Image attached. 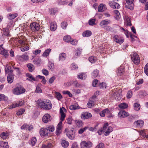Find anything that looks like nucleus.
<instances>
[{
    "instance_id": "f257e3e1",
    "label": "nucleus",
    "mask_w": 148,
    "mask_h": 148,
    "mask_svg": "<svg viewBox=\"0 0 148 148\" xmlns=\"http://www.w3.org/2000/svg\"><path fill=\"white\" fill-rule=\"evenodd\" d=\"M36 102L38 107L41 109L49 110L52 108V104L49 100L39 99Z\"/></svg>"
},
{
    "instance_id": "f03ea898",
    "label": "nucleus",
    "mask_w": 148,
    "mask_h": 148,
    "mask_svg": "<svg viewBox=\"0 0 148 148\" xmlns=\"http://www.w3.org/2000/svg\"><path fill=\"white\" fill-rule=\"evenodd\" d=\"M66 111V110L65 108L62 107V108H60V114L61 115L60 118V121L59 123L57 126V129L58 130H61L62 128V122L64 121L66 117V115L64 112Z\"/></svg>"
},
{
    "instance_id": "7ed1b4c3",
    "label": "nucleus",
    "mask_w": 148,
    "mask_h": 148,
    "mask_svg": "<svg viewBox=\"0 0 148 148\" xmlns=\"http://www.w3.org/2000/svg\"><path fill=\"white\" fill-rule=\"evenodd\" d=\"M108 126V123H105L103 126V130L104 134L105 135L107 136L109 135L111 132L113 130V128L110 126Z\"/></svg>"
},
{
    "instance_id": "20e7f679",
    "label": "nucleus",
    "mask_w": 148,
    "mask_h": 148,
    "mask_svg": "<svg viewBox=\"0 0 148 148\" xmlns=\"http://www.w3.org/2000/svg\"><path fill=\"white\" fill-rule=\"evenodd\" d=\"M12 91L14 94L19 95L24 93L25 91V89L23 87L19 86L14 88Z\"/></svg>"
},
{
    "instance_id": "39448f33",
    "label": "nucleus",
    "mask_w": 148,
    "mask_h": 148,
    "mask_svg": "<svg viewBox=\"0 0 148 148\" xmlns=\"http://www.w3.org/2000/svg\"><path fill=\"white\" fill-rule=\"evenodd\" d=\"M131 59L134 63L136 64H138L140 62L139 56L135 52H133L131 55Z\"/></svg>"
},
{
    "instance_id": "423d86ee",
    "label": "nucleus",
    "mask_w": 148,
    "mask_h": 148,
    "mask_svg": "<svg viewBox=\"0 0 148 148\" xmlns=\"http://www.w3.org/2000/svg\"><path fill=\"white\" fill-rule=\"evenodd\" d=\"M68 130H69L68 129L65 130V131L67 132L66 135L69 139L73 140L75 138V133L73 132V129H71L68 132Z\"/></svg>"
},
{
    "instance_id": "0eeeda50",
    "label": "nucleus",
    "mask_w": 148,
    "mask_h": 148,
    "mask_svg": "<svg viewBox=\"0 0 148 148\" xmlns=\"http://www.w3.org/2000/svg\"><path fill=\"white\" fill-rule=\"evenodd\" d=\"M92 143L90 141H82L81 143V148H90L92 146Z\"/></svg>"
},
{
    "instance_id": "6e6552de",
    "label": "nucleus",
    "mask_w": 148,
    "mask_h": 148,
    "mask_svg": "<svg viewBox=\"0 0 148 148\" xmlns=\"http://www.w3.org/2000/svg\"><path fill=\"white\" fill-rule=\"evenodd\" d=\"M114 96L116 100L117 101L120 100L122 97L121 90L120 89L117 90L115 92H114Z\"/></svg>"
},
{
    "instance_id": "1a4fd4ad",
    "label": "nucleus",
    "mask_w": 148,
    "mask_h": 148,
    "mask_svg": "<svg viewBox=\"0 0 148 148\" xmlns=\"http://www.w3.org/2000/svg\"><path fill=\"white\" fill-rule=\"evenodd\" d=\"M30 27L33 32L38 31L40 29V26L39 24L34 22L32 23L30 25Z\"/></svg>"
},
{
    "instance_id": "9d476101",
    "label": "nucleus",
    "mask_w": 148,
    "mask_h": 148,
    "mask_svg": "<svg viewBox=\"0 0 148 148\" xmlns=\"http://www.w3.org/2000/svg\"><path fill=\"white\" fill-rule=\"evenodd\" d=\"M111 23V21L110 20L106 19L101 21L99 25L101 27L103 28Z\"/></svg>"
},
{
    "instance_id": "9b49d317",
    "label": "nucleus",
    "mask_w": 148,
    "mask_h": 148,
    "mask_svg": "<svg viewBox=\"0 0 148 148\" xmlns=\"http://www.w3.org/2000/svg\"><path fill=\"white\" fill-rule=\"evenodd\" d=\"M129 115V114L128 112L123 110L120 111L118 114V116L121 118L126 117Z\"/></svg>"
},
{
    "instance_id": "f8f14e48",
    "label": "nucleus",
    "mask_w": 148,
    "mask_h": 148,
    "mask_svg": "<svg viewBox=\"0 0 148 148\" xmlns=\"http://www.w3.org/2000/svg\"><path fill=\"white\" fill-rule=\"evenodd\" d=\"M109 4L110 7L113 9H119L120 8V5L119 4L114 1H110Z\"/></svg>"
},
{
    "instance_id": "ddd939ff",
    "label": "nucleus",
    "mask_w": 148,
    "mask_h": 148,
    "mask_svg": "<svg viewBox=\"0 0 148 148\" xmlns=\"http://www.w3.org/2000/svg\"><path fill=\"white\" fill-rule=\"evenodd\" d=\"M51 118L50 115L47 114L44 115L42 119L43 122L45 123H47L51 121Z\"/></svg>"
},
{
    "instance_id": "4468645a",
    "label": "nucleus",
    "mask_w": 148,
    "mask_h": 148,
    "mask_svg": "<svg viewBox=\"0 0 148 148\" xmlns=\"http://www.w3.org/2000/svg\"><path fill=\"white\" fill-rule=\"evenodd\" d=\"M18 59L19 60L23 62L28 60L29 57L27 55H23L22 56H18Z\"/></svg>"
},
{
    "instance_id": "2eb2a0df",
    "label": "nucleus",
    "mask_w": 148,
    "mask_h": 148,
    "mask_svg": "<svg viewBox=\"0 0 148 148\" xmlns=\"http://www.w3.org/2000/svg\"><path fill=\"white\" fill-rule=\"evenodd\" d=\"M91 116V114L87 112H83L81 115V118L83 119H88Z\"/></svg>"
},
{
    "instance_id": "dca6fc26",
    "label": "nucleus",
    "mask_w": 148,
    "mask_h": 148,
    "mask_svg": "<svg viewBox=\"0 0 148 148\" xmlns=\"http://www.w3.org/2000/svg\"><path fill=\"white\" fill-rule=\"evenodd\" d=\"M26 76L28 77L29 79L27 78V80L30 81H38V77H36V78H34L33 76L29 73H27L26 74Z\"/></svg>"
},
{
    "instance_id": "f3484780",
    "label": "nucleus",
    "mask_w": 148,
    "mask_h": 148,
    "mask_svg": "<svg viewBox=\"0 0 148 148\" xmlns=\"http://www.w3.org/2000/svg\"><path fill=\"white\" fill-rule=\"evenodd\" d=\"M125 72V69L123 66H121L118 69L117 71V75L121 76L123 75Z\"/></svg>"
},
{
    "instance_id": "a211bd4d",
    "label": "nucleus",
    "mask_w": 148,
    "mask_h": 148,
    "mask_svg": "<svg viewBox=\"0 0 148 148\" xmlns=\"http://www.w3.org/2000/svg\"><path fill=\"white\" fill-rule=\"evenodd\" d=\"M106 9V8L104 4L103 3L100 4L98 7V12H102L104 11Z\"/></svg>"
},
{
    "instance_id": "6ab92c4d",
    "label": "nucleus",
    "mask_w": 148,
    "mask_h": 148,
    "mask_svg": "<svg viewBox=\"0 0 148 148\" xmlns=\"http://www.w3.org/2000/svg\"><path fill=\"white\" fill-rule=\"evenodd\" d=\"M40 133L41 136H45L48 135V132L46 128H42L40 130Z\"/></svg>"
},
{
    "instance_id": "aec40b11",
    "label": "nucleus",
    "mask_w": 148,
    "mask_h": 148,
    "mask_svg": "<svg viewBox=\"0 0 148 148\" xmlns=\"http://www.w3.org/2000/svg\"><path fill=\"white\" fill-rule=\"evenodd\" d=\"M114 40L115 42L119 43H122L123 42V40L121 39L120 37L117 35L114 36Z\"/></svg>"
},
{
    "instance_id": "412c9836",
    "label": "nucleus",
    "mask_w": 148,
    "mask_h": 148,
    "mask_svg": "<svg viewBox=\"0 0 148 148\" xmlns=\"http://www.w3.org/2000/svg\"><path fill=\"white\" fill-rule=\"evenodd\" d=\"M143 123L144 122L141 120H138L134 122V125L139 127H142L143 126Z\"/></svg>"
},
{
    "instance_id": "4be33fe9",
    "label": "nucleus",
    "mask_w": 148,
    "mask_h": 148,
    "mask_svg": "<svg viewBox=\"0 0 148 148\" xmlns=\"http://www.w3.org/2000/svg\"><path fill=\"white\" fill-rule=\"evenodd\" d=\"M110 113V111L108 108H106L100 112V115L101 116L103 117L105 116V114H109Z\"/></svg>"
},
{
    "instance_id": "5701e85b",
    "label": "nucleus",
    "mask_w": 148,
    "mask_h": 148,
    "mask_svg": "<svg viewBox=\"0 0 148 148\" xmlns=\"http://www.w3.org/2000/svg\"><path fill=\"white\" fill-rule=\"evenodd\" d=\"M87 75L86 73H81L77 75V78L82 80L85 79L87 77Z\"/></svg>"
},
{
    "instance_id": "b1692460",
    "label": "nucleus",
    "mask_w": 148,
    "mask_h": 148,
    "mask_svg": "<svg viewBox=\"0 0 148 148\" xmlns=\"http://www.w3.org/2000/svg\"><path fill=\"white\" fill-rule=\"evenodd\" d=\"M50 29L52 31H55L57 28V25L56 22H53L50 24Z\"/></svg>"
},
{
    "instance_id": "393cba45",
    "label": "nucleus",
    "mask_w": 148,
    "mask_h": 148,
    "mask_svg": "<svg viewBox=\"0 0 148 148\" xmlns=\"http://www.w3.org/2000/svg\"><path fill=\"white\" fill-rule=\"evenodd\" d=\"M18 15L17 13L13 14H9L7 15V17L10 20H12L16 18Z\"/></svg>"
},
{
    "instance_id": "a878e982",
    "label": "nucleus",
    "mask_w": 148,
    "mask_h": 148,
    "mask_svg": "<svg viewBox=\"0 0 148 148\" xmlns=\"http://www.w3.org/2000/svg\"><path fill=\"white\" fill-rule=\"evenodd\" d=\"M8 148V143L7 142L0 141V148Z\"/></svg>"
},
{
    "instance_id": "bb28decb",
    "label": "nucleus",
    "mask_w": 148,
    "mask_h": 148,
    "mask_svg": "<svg viewBox=\"0 0 148 148\" xmlns=\"http://www.w3.org/2000/svg\"><path fill=\"white\" fill-rule=\"evenodd\" d=\"M14 78V76L12 74H8L7 78L8 82L9 84L12 83L13 81Z\"/></svg>"
},
{
    "instance_id": "cd10ccee",
    "label": "nucleus",
    "mask_w": 148,
    "mask_h": 148,
    "mask_svg": "<svg viewBox=\"0 0 148 148\" xmlns=\"http://www.w3.org/2000/svg\"><path fill=\"white\" fill-rule=\"evenodd\" d=\"M66 55L64 53H60L59 56V60L63 61L65 59Z\"/></svg>"
},
{
    "instance_id": "c85d7f7f",
    "label": "nucleus",
    "mask_w": 148,
    "mask_h": 148,
    "mask_svg": "<svg viewBox=\"0 0 148 148\" xmlns=\"http://www.w3.org/2000/svg\"><path fill=\"white\" fill-rule=\"evenodd\" d=\"M69 144V143L67 141L62 139L61 145L63 147L66 148L67 147Z\"/></svg>"
},
{
    "instance_id": "c756f323",
    "label": "nucleus",
    "mask_w": 148,
    "mask_h": 148,
    "mask_svg": "<svg viewBox=\"0 0 148 148\" xmlns=\"http://www.w3.org/2000/svg\"><path fill=\"white\" fill-rule=\"evenodd\" d=\"M92 34L91 32L89 30H87L84 32L82 34L84 37H88L90 36Z\"/></svg>"
},
{
    "instance_id": "7c9ffc66",
    "label": "nucleus",
    "mask_w": 148,
    "mask_h": 148,
    "mask_svg": "<svg viewBox=\"0 0 148 148\" xmlns=\"http://www.w3.org/2000/svg\"><path fill=\"white\" fill-rule=\"evenodd\" d=\"M41 59L39 57L36 58L34 59L33 63L34 64L38 65L41 63Z\"/></svg>"
},
{
    "instance_id": "2f4dec72",
    "label": "nucleus",
    "mask_w": 148,
    "mask_h": 148,
    "mask_svg": "<svg viewBox=\"0 0 148 148\" xmlns=\"http://www.w3.org/2000/svg\"><path fill=\"white\" fill-rule=\"evenodd\" d=\"M114 13L115 14V18L116 20L119 19L121 17V15L118 10H114Z\"/></svg>"
},
{
    "instance_id": "473e14b6",
    "label": "nucleus",
    "mask_w": 148,
    "mask_h": 148,
    "mask_svg": "<svg viewBox=\"0 0 148 148\" xmlns=\"http://www.w3.org/2000/svg\"><path fill=\"white\" fill-rule=\"evenodd\" d=\"M51 49H48L46 50L43 53L42 56L45 57H47L49 56V53L51 52Z\"/></svg>"
},
{
    "instance_id": "72a5a7b5",
    "label": "nucleus",
    "mask_w": 148,
    "mask_h": 148,
    "mask_svg": "<svg viewBox=\"0 0 148 148\" xmlns=\"http://www.w3.org/2000/svg\"><path fill=\"white\" fill-rule=\"evenodd\" d=\"M72 38L70 36H66L63 38V40L65 42H69L71 40Z\"/></svg>"
},
{
    "instance_id": "f704fd0d",
    "label": "nucleus",
    "mask_w": 148,
    "mask_h": 148,
    "mask_svg": "<svg viewBox=\"0 0 148 148\" xmlns=\"http://www.w3.org/2000/svg\"><path fill=\"white\" fill-rule=\"evenodd\" d=\"M125 20L127 25L131 26L132 25L131 22L130 18V17L128 16H125Z\"/></svg>"
},
{
    "instance_id": "c9c22d12",
    "label": "nucleus",
    "mask_w": 148,
    "mask_h": 148,
    "mask_svg": "<svg viewBox=\"0 0 148 148\" xmlns=\"http://www.w3.org/2000/svg\"><path fill=\"white\" fill-rule=\"evenodd\" d=\"M27 66L30 72H31L34 71V65L32 64L29 63L27 64Z\"/></svg>"
},
{
    "instance_id": "e433bc0d",
    "label": "nucleus",
    "mask_w": 148,
    "mask_h": 148,
    "mask_svg": "<svg viewBox=\"0 0 148 148\" xmlns=\"http://www.w3.org/2000/svg\"><path fill=\"white\" fill-rule=\"evenodd\" d=\"M3 35H4L7 36H10L9 31L8 28H5L3 29Z\"/></svg>"
},
{
    "instance_id": "4c0bfd02",
    "label": "nucleus",
    "mask_w": 148,
    "mask_h": 148,
    "mask_svg": "<svg viewBox=\"0 0 148 148\" xmlns=\"http://www.w3.org/2000/svg\"><path fill=\"white\" fill-rule=\"evenodd\" d=\"M53 147L52 144L50 143L47 144H43L42 145V148H52Z\"/></svg>"
},
{
    "instance_id": "58836bf2",
    "label": "nucleus",
    "mask_w": 148,
    "mask_h": 148,
    "mask_svg": "<svg viewBox=\"0 0 148 148\" xmlns=\"http://www.w3.org/2000/svg\"><path fill=\"white\" fill-rule=\"evenodd\" d=\"M119 107L121 109H125L127 108L128 107V105L125 103H123L119 105Z\"/></svg>"
},
{
    "instance_id": "ea45409f",
    "label": "nucleus",
    "mask_w": 148,
    "mask_h": 148,
    "mask_svg": "<svg viewBox=\"0 0 148 148\" xmlns=\"http://www.w3.org/2000/svg\"><path fill=\"white\" fill-rule=\"evenodd\" d=\"M8 99V98L6 96L2 94H0V101L7 100Z\"/></svg>"
},
{
    "instance_id": "a19ab883",
    "label": "nucleus",
    "mask_w": 148,
    "mask_h": 148,
    "mask_svg": "<svg viewBox=\"0 0 148 148\" xmlns=\"http://www.w3.org/2000/svg\"><path fill=\"white\" fill-rule=\"evenodd\" d=\"M70 109L71 110H74L79 109V106L77 104L71 105L69 107Z\"/></svg>"
},
{
    "instance_id": "79ce46f5",
    "label": "nucleus",
    "mask_w": 148,
    "mask_h": 148,
    "mask_svg": "<svg viewBox=\"0 0 148 148\" xmlns=\"http://www.w3.org/2000/svg\"><path fill=\"white\" fill-rule=\"evenodd\" d=\"M37 141V140L35 137H33L32 138L31 140V143L30 144L34 146Z\"/></svg>"
},
{
    "instance_id": "37998d69",
    "label": "nucleus",
    "mask_w": 148,
    "mask_h": 148,
    "mask_svg": "<svg viewBox=\"0 0 148 148\" xmlns=\"http://www.w3.org/2000/svg\"><path fill=\"white\" fill-rule=\"evenodd\" d=\"M134 110L136 111H138L140 109V105L137 103H135L134 104Z\"/></svg>"
},
{
    "instance_id": "c03bdc74",
    "label": "nucleus",
    "mask_w": 148,
    "mask_h": 148,
    "mask_svg": "<svg viewBox=\"0 0 148 148\" xmlns=\"http://www.w3.org/2000/svg\"><path fill=\"white\" fill-rule=\"evenodd\" d=\"M55 97L58 100H60L62 97L61 94L58 92H55Z\"/></svg>"
},
{
    "instance_id": "a18cd8bd",
    "label": "nucleus",
    "mask_w": 148,
    "mask_h": 148,
    "mask_svg": "<svg viewBox=\"0 0 148 148\" xmlns=\"http://www.w3.org/2000/svg\"><path fill=\"white\" fill-rule=\"evenodd\" d=\"M96 21V19L95 18H93L90 19L88 21V23L90 25H95V21Z\"/></svg>"
},
{
    "instance_id": "49530a36",
    "label": "nucleus",
    "mask_w": 148,
    "mask_h": 148,
    "mask_svg": "<svg viewBox=\"0 0 148 148\" xmlns=\"http://www.w3.org/2000/svg\"><path fill=\"white\" fill-rule=\"evenodd\" d=\"M8 135V133L3 132L0 135V137L3 139H5L7 137Z\"/></svg>"
},
{
    "instance_id": "de8ad7c7",
    "label": "nucleus",
    "mask_w": 148,
    "mask_h": 148,
    "mask_svg": "<svg viewBox=\"0 0 148 148\" xmlns=\"http://www.w3.org/2000/svg\"><path fill=\"white\" fill-rule=\"evenodd\" d=\"M5 69L6 73H8L9 72L12 73L13 71V70L11 69V67L10 66L8 67L7 66H6L5 67Z\"/></svg>"
},
{
    "instance_id": "09e8293b",
    "label": "nucleus",
    "mask_w": 148,
    "mask_h": 148,
    "mask_svg": "<svg viewBox=\"0 0 148 148\" xmlns=\"http://www.w3.org/2000/svg\"><path fill=\"white\" fill-rule=\"evenodd\" d=\"M99 71L96 69L92 73V76L93 78L96 77L98 75Z\"/></svg>"
},
{
    "instance_id": "8fccbe9b",
    "label": "nucleus",
    "mask_w": 148,
    "mask_h": 148,
    "mask_svg": "<svg viewBox=\"0 0 148 148\" xmlns=\"http://www.w3.org/2000/svg\"><path fill=\"white\" fill-rule=\"evenodd\" d=\"M37 77L42 79V82L44 84H46V80L44 76L38 75L37 76Z\"/></svg>"
},
{
    "instance_id": "3c124183",
    "label": "nucleus",
    "mask_w": 148,
    "mask_h": 148,
    "mask_svg": "<svg viewBox=\"0 0 148 148\" xmlns=\"http://www.w3.org/2000/svg\"><path fill=\"white\" fill-rule=\"evenodd\" d=\"M89 60L91 63H93L96 61V58L95 57L91 56L89 58Z\"/></svg>"
},
{
    "instance_id": "603ef678",
    "label": "nucleus",
    "mask_w": 148,
    "mask_h": 148,
    "mask_svg": "<svg viewBox=\"0 0 148 148\" xmlns=\"http://www.w3.org/2000/svg\"><path fill=\"white\" fill-rule=\"evenodd\" d=\"M41 85L40 84H38L36 86L35 92L37 93H41L42 92V90L40 87Z\"/></svg>"
},
{
    "instance_id": "864d4df0",
    "label": "nucleus",
    "mask_w": 148,
    "mask_h": 148,
    "mask_svg": "<svg viewBox=\"0 0 148 148\" xmlns=\"http://www.w3.org/2000/svg\"><path fill=\"white\" fill-rule=\"evenodd\" d=\"M62 92L64 95L67 94L70 97H72L73 96L72 94L68 90L63 91H62Z\"/></svg>"
},
{
    "instance_id": "5fc2aeb1",
    "label": "nucleus",
    "mask_w": 148,
    "mask_h": 148,
    "mask_svg": "<svg viewBox=\"0 0 148 148\" xmlns=\"http://www.w3.org/2000/svg\"><path fill=\"white\" fill-rule=\"evenodd\" d=\"M46 129L47 130V132L49 130L50 132H53L54 130V127L53 126L50 125L47 127Z\"/></svg>"
},
{
    "instance_id": "6e6d98bb",
    "label": "nucleus",
    "mask_w": 148,
    "mask_h": 148,
    "mask_svg": "<svg viewBox=\"0 0 148 148\" xmlns=\"http://www.w3.org/2000/svg\"><path fill=\"white\" fill-rule=\"evenodd\" d=\"M29 49V47L27 46H25V47H22L21 48V51L24 52L28 51Z\"/></svg>"
},
{
    "instance_id": "4d7b16f0",
    "label": "nucleus",
    "mask_w": 148,
    "mask_h": 148,
    "mask_svg": "<svg viewBox=\"0 0 148 148\" xmlns=\"http://www.w3.org/2000/svg\"><path fill=\"white\" fill-rule=\"evenodd\" d=\"M77 42L78 40H75L72 38L71 40L70 41V42H69V43H70L73 45H77Z\"/></svg>"
},
{
    "instance_id": "13d9d810",
    "label": "nucleus",
    "mask_w": 148,
    "mask_h": 148,
    "mask_svg": "<svg viewBox=\"0 0 148 148\" xmlns=\"http://www.w3.org/2000/svg\"><path fill=\"white\" fill-rule=\"evenodd\" d=\"M88 129L87 127H85L83 128L80 129L78 130V133L79 134H82L85 131Z\"/></svg>"
},
{
    "instance_id": "bf43d9fd",
    "label": "nucleus",
    "mask_w": 148,
    "mask_h": 148,
    "mask_svg": "<svg viewBox=\"0 0 148 148\" xmlns=\"http://www.w3.org/2000/svg\"><path fill=\"white\" fill-rule=\"evenodd\" d=\"M98 84V80L97 79H95L93 81L92 85L94 87H97Z\"/></svg>"
},
{
    "instance_id": "052dcab7",
    "label": "nucleus",
    "mask_w": 148,
    "mask_h": 148,
    "mask_svg": "<svg viewBox=\"0 0 148 148\" xmlns=\"http://www.w3.org/2000/svg\"><path fill=\"white\" fill-rule=\"evenodd\" d=\"M95 148H104V144L102 143H100L98 144Z\"/></svg>"
},
{
    "instance_id": "680f3d73",
    "label": "nucleus",
    "mask_w": 148,
    "mask_h": 148,
    "mask_svg": "<svg viewBox=\"0 0 148 148\" xmlns=\"http://www.w3.org/2000/svg\"><path fill=\"white\" fill-rule=\"evenodd\" d=\"M67 25V23L65 22H63L61 23V27L63 29H65Z\"/></svg>"
},
{
    "instance_id": "e2e57ef3",
    "label": "nucleus",
    "mask_w": 148,
    "mask_h": 148,
    "mask_svg": "<svg viewBox=\"0 0 148 148\" xmlns=\"http://www.w3.org/2000/svg\"><path fill=\"white\" fill-rule=\"evenodd\" d=\"M132 95V91L129 90L128 92L127 95V97L128 99L130 98Z\"/></svg>"
},
{
    "instance_id": "0e129e2a",
    "label": "nucleus",
    "mask_w": 148,
    "mask_h": 148,
    "mask_svg": "<svg viewBox=\"0 0 148 148\" xmlns=\"http://www.w3.org/2000/svg\"><path fill=\"white\" fill-rule=\"evenodd\" d=\"M144 70L145 74L148 76V63L145 66Z\"/></svg>"
},
{
    "instance_id": "69168bd1",
    "label": "nucleus",
    "mask_w": 148,
    "mask_h": 148,
    "mask_svg": "<svg viewBox=\"0 0 148 148\" xmlns=\"http://www.w3.org/2000/svg\"><path fill=\"white\" fill-rule=\"evenodd\" d=\"M48 67L50 69H53L54 67V64L53 63L49 62Z\"/></svg>"
},
{
    "instance_id": "338daca9",
    "label": "nucleus",
    "mask_w": 148,
    "mask_h": 148,
    "mask_svg": "<svg viewBox=\"0 0 148 148\" xmlns=\"http://www.w3.org/2000/svg\"><path fill=\"white\" fill-rule=\"evenodd\" d=\"M72 85H73L75 87H78L79 86V85L78 84L76 80H72Z\"/></svg>"
},
{
    "instance_id": "774afa93",
    "label": "nucleus",
    "mask_w": 148,
    "mask_h": 148,
    "mask_svg": "<svg viewBox=\"0 0 148 148\" xmlns=\"http://www.w3.org/2000/svg\"><path fill=\"white\" fill-rule=\"evenodd\" d=\"M25 110L23 109L20 110L17 112L16 114L17 115H20L23 114L25 112Z\"/></svg>"
}]
</instances>
